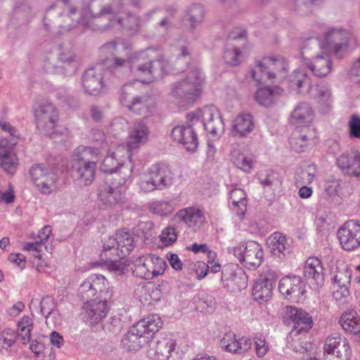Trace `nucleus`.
<instances>
[{
    "label": "nucleus",
    "instance_id": "f257e3e1",
    "mask_svg": "<svg viewBox=\"0 0 360 360\" xmlns=\"http://www.w3.org/2000/svg\"><path fill=\"white\" fill-rule=\"evenodd\" d=\"M88 8L89 18L82 15L78 23L93 30L103 31L117 25L134 34L142 27V20L137 13L117 8L112 0H91Z\"/></svg>",
    "mask_w": 360,
    "mask_h": 360
},
{
    "label": "nucleus",
    "instance_id": "f03ea898",
    "mask_svg": "<svg viewBox=\"0 0 360 360\" xmlns=\"http://www.w3.org/2000/svg\"><path fill=\"white\" fill-rule=\"evenodd\" d=\"M162 326L160 317L151 314L135 323L122 338V344L128 351H138L148 343Z\"/></svg>",
    "mask_w": 360,
    "mask_h": 360
},
{
    "label": "nucleus",
    "instance_id": "7ed1b4c3",
    "mask_svg": "<svg viewBox=\"0 0 360 360\" xmlns=\"http://www.w3.org/2000/svg\"><path fill=\"white\" fill-rule=\"evenodd\" d=\"M203 82L204 77L200 70L192 66L184 78L172 84L171 95L183 103H193L200 96Z\"/></svg>",
    "mask_w": 360,
    "mask_h": 360
},
{
    "label": "nucleus",
    "instance_id": "20e7f679",
    "mask_svg": "<svg viewBox=\"0 0 360 360\" xmlns=\"http://www.w3.org/2000/svg\"><path fill=\"white\" fill-rule=\"evenodd\" d=\"M98 153V150L92 147H79L75 150L72 168L79 184L89 186L94 181Z\"/></svg>",
    "mask_w": 360,
    "mask_h": 360
},
{
    "label": "nucleus",
    "instance_id": "39448f33",
    "mask_svg": "<svg viewBox=\"0 0 360 360\" xmlns=\"http://www.w3.org/2000/svg\"><path fill=\"white\" fill-rule=\"evenodd\" d=\"M167 70V62L163 59L150 60L145 53L131 55V74L144 84L162 77Z\"/></svg>",
    "mask_w": 360,
    "mask_h": 360
},
{
    "label": "nucleus",
    "instance_id": "423d86ee",
    "mask_svg": "<svg viewBox=\"0 0 360 360\" xmlns=\"http://www.w3.org/2000/svg\"><path fill=\"white\" fill-rule=\"evenodd\" d=\"M319 48L320 44L316 39H308L302 49L301 56L306 66L314 76L324 77L332 71L333 63L328 56H314Z\"/></svg>",
    "mask_w": 360,
    "mask_h": 360
},
{
    "label": "nucleus",
    "instance_id": "0eeeda50",
    "mask_svg": "<svg viewBox=\"0 0 360 360\" xmlns=\"http://www.w3.org/2000/svg\"><path fill=\"white\" fill-rule=\"evenodd\" d=\"M101 51L106 56L104 65L114 74L126 68L130 70L132 54L124 45L110 41L102 46Z\"/></svg>",
    "mask_w": 360,
    "mask_h": 360
},
{
    "label": "nucleus",
    "instance_id": "6e6552de",
    "mask_svg": "<svg viewBox=\"0 0 360 360\" xmlns=\"http://www.w3.org/2000/svg\"><path fill=\"white\" fill-rule=\"evenodd\" d=\"M77 293L82 300L104 298V300H111L113 290L103 276L94 274L79 285Z\"/></svg>",
    "mask_w": 360,
    "mask_h": 360
},
{
    "label": "nucleus",
    "instance_id": "1a4fd4ad",
    "mask_svg": "<svg viewBox=\"0 0 360 360\" xmlns=\"http://www.w3.org/2000/svg\"><path fill=\"white\" fill-rule=\"evenodd\" d=\"M133 265V275L146 280L162 274L167 266L165 261L155 255L140 256L134 260Z\"/></svg>",
    "mask_w": 360,
    "mask_h": 360
},
{
    "label": "nucleus",
    "instance_id": "9d476101",
    "mask_svg": "<svg viewBox=\"0 0 360 360\" xmlns=\"http://www.w3.org/2000/svg\"><path fill=\"white\" fill-rule=\"evenodd\" d=\"M120 100L122 105L134 113L145 115L149 112V96L147 94H138V89L133 83L122 86Z\"/></svg>",
    "mask_w": 360,
    "mask_h": 360
},
{
    "label": "nucleus",
    "instance_id": "9b49d317",
    "mask_svg": "<svg viewBox=\"0 0 360 360\" xmlns=\"http://www.w3.org/2000/svg\"><path fill=\"white\" fill-rule=\"evenodd\" d=\"M186 119V125L175 127L171 132V136L174 141L181 143L188 151L194 152L198 146L195 129L198 126V115L189 112Z\"/></svg>",
    "mask_w": 360,
    "mask_h": 360
},
{
    "label": "nucleus",
    "instance_id": "f8f14e48",
    "mask_svg": "<svg viewBox=\"0 0 360 360\" xmlns=\"http://www.w3.org/2000/svg\"><path fill=\"white\" fill-rule=\"evenodd\" d=\"M233 255L248 269H255L259 266L264 259V253L261 245L255 241H248L233 248Z\"/></svg>",
    "mask_w": 360,
    "mask_h": 360
},
{
    "label": "nucleus",
    "instance_id": "ddd939ff",
    "mask_svg": "<svg viewBox=\"0 0 360 360\" xmlns=\"http://www.w3.org/2000/svg\"><path fill=\"white\" fill-rule=\"evenodd\" d=\"M173 174L170 168L165 164H155L153 165L149 172L148 176L141 182V188L146 192L153 191L155 189H164L172 184Z\"/></svg>",
    "mask_w": 360,
    "mask_h": 360
},
{
    "label": "nucleus",
    "instance_id": "4468645a",
    "mask_svg": "<svg viewBox=\"0 0 360 360\" xmlns=\"http://www.w3.org/2000/svg\"><path fill=\"white\" fill-rule=\"evenodd\" d=\"M34 116L37 128L41 134L50 135L54 133L59 121V113L52 103L39 105L35 109Z\"/></svg>",
    "mask_w": 360,
    "mask_h": 360
},
{
    "label": "nucleus",
    "instance_id": "2eb2a0df",
    "mask_svg": "<svg viewBox=\"0 0 360 360\" xmlns=\"http://www.w3.org/2000/svg\"><path fill=\"white\" fill-rule=\"evenodd\" d=\"M191 112L198 115V126H200L202 122L205 130L211 135L217 136L224 132V124L215 106L206 105Z\"/></svg>",
    "mask_w": 360,
    "mask_h": 360
},
{
    "label": "nucleus",
    "instance_id": "dca6fc26",
    "mask_svg": "<svg viewBox=\"0 0 360 360\" xmlns=\"http://www.w3.org/2000/svg\"><path fill=\"white\" fill-rule=\"evenodd\" d=\"M349 32L342 28H332L325 34V41L320 47L338 57H342L349 47Z\"/></svg>",
    "mask_w": 360,
    "mask_h": 360
},
{
    "label": "nucleus",
    "instance_id": "f3484780",
    "mask_svg": "<svg viewBox=\"0 0 360 360\" xmlns=\"http://www.w3.org/2000/svg\"><path fill=\"white\" fill-rule=\"evenodd\" d=\"M131 172V169L122 180L120 178V174H117L115 178V180L119 181L117 185L105 182L99 186L98 198L105 206L112 207L124 202V196L120 186L125 184L127 179L130 177Z\"/></svg>",
    "mask_w": 360,
    "mask_h": 360
},
{
    "label": "nucleus",
    "instance_id": "a211bd4d",
    "mask_svg": "<svg viewBox=\"0 0 360 360\" xmlns=\"http://www.w3.org/2000/svg\"><path fill=\"white\" fill-rule=\"evenodd\" d=\"M221 281L224 287L232 292L240 291L248 285V277L244 271L234 264L224 266Z\"/></svg>",
    "mask_w": 360,
    "mask_h": 360
},
{
    "label": "nucleus",
    "instance_id": "6ab92c4d",
    "mask_svg": "<svg viewBox=\"0 0 360 360\" xmlns=\"http://www.w3.org/2000/svg\"><path fill=\"white\" fill-rule=\"evenodd\" d=\"M278 276L274 271H263L256 280L252 290L255 300L259 303L266 302L271 296Z\"/></svg>",
    "mask_w": 360,
    "mask_h": 360
},
{
    "label": "nucleus",
    "instance_id": "aec40b11",
    "mask_svg": "<svg viewBox=\"0 0 360 360\" xmlns=\"http://www.w3.org/2000/svg\"><path fill=\"white\" fill-rule=\"evenodd\" d=\"M259 71L267 79H284L288 70V63L282 56L265 58L257 64Z\"/></svg>",
    "mask_w": 360,
    "mask_h": 360
},
{
    "label": "nucleus",
    "instance_id": "412c9836",
    "mask_svg": "<svg viewBox=\"0 0 360 360\" xmlns=\"http://www.w3.org/2000/svg\"><path fill=\"white\" fill-rule=\"evenodd\" d=\"M338 237L342 247L352 250L360 246V224L348 221L338 231Z\"/></svg>",
    "mask_w": 360,
    "mask_h": 360
},
{
    "label": "nucleus",
    "instance_id": "4be33fe9",
    "mask_svg": "<svg viewBox=\"0 0 360 360\" xmlns=\"http://www.w3.org/2000/svg\"><path fill=\"white\" fill-rule=\"evenodd\" d=\"M82 85L86 94L97 96L103 92V76L101 70L88 68L83 74Z\"/></svg>",
    "mask_w": 360,
    "mask_h": 360
},
{
    "label": "nucleus",
    "instance_id": "5701e85b",
    "mask_svg": "<svg viewBox=\"0 0 360 360\" xmlns=\"http://www.w3.org/2000/svg\"><path fill=\"white\" fill-rule=\"evenodd\" d=\"M304 276L311 288L315 290L323 285V267L319 259L309 257L307 259L304 266Z\"/></svg>",
    "mask_w": 360,
    "mask_h": 360
},
{
    "label": "nucleus",
    "instance_id": "b1692460",
    "mask_svg": "<svg viewBox=\"0 0 360 360\" xmlns=\"http://www.w3.org/2000/svg\"><path fill=\"white\" fill-rule=\"evenodd\" d=\"M110 302V300H104V298L86 300L83 306L86 321L90 324H96L101 321L108 312V304Z\"/></svg>",
    "mask_w": 360,
    "mask_h": 360
},
{
    "label": "nucleus",
    "instance_id": "393cba45",
    "mask_svg": "<svg viewBox=\"0 0 360 360\" xmlns=\"http://www.w3.org/2000/svg\"><path fill=\"white\" fill-rule=\"evenodd\" d=\"M32 180L40 191L45 194L51 193V188L54 185L55 176L51 170L42 165H36L30 169Z\"/></svg>",
    "mask_w": 360,
    "mask_h": 360
},
{
    "label": "nucleus",
    "instance_id": "a878e982",
    "mask_svg": "<svg viewBox=\"0 0 360 360\" xmlns=\"http://www.w3.org/2000/svg\"><path fill=\"white\" fill-rule=\"evenodd\" d=\"M286 316L293 323L292 333L298 335L302 331H308L312 328L313 321L309 313L304 310L293 307L287 308Z\"/></svg>",
    "mask_w": 360,
    "mask_h": 360
},
{
    "label": "nucleus",
    "instance_id": "bb28decb",
    "mask_svg": "<svg viewBox=\"0 0 360 360\" xmlns=\"http://www.w3.org/2000/svg\"><path fill=\"white\" fill-rule=\"evenodd\" d=\"M324 353L328 354L336 353L335 357L338 360H349L351 350L347 339L336 334L326 338Z\"/></svg>",
    "mask_w": 360,
    "mask_h": 360
},
{
    "label": "nucleus",
    "instance_id": "cd10ccee",
    "mask_svg": "<svg viewBox=\"0 0 360 360\" xmlns=\"http://www.w3.org/2000/svg\"><path fill=\"white\" fill-rule=\"evenodd\" d=\"M336 162L345 174L353 176L360 175V152L358 150L353 148L342 153Z\"/></svg>",
    "mask_w": 360,
    "mask_h": 360
},
{
    "label": "nucleus",
    "instance_id": "c85d7f7f",
    "mask_svg": "<svg viewBox=\"0 0 360 360\" xmlns=\"http://www.w3.org/2000/svg\"><path fill=\"white\" fill-rule=\"evenodd\" d=\"M70 0H58L51 5L46 11L44 25L46 30H50L52 27H65L63 25L65 19H68V15L62 16V5L69 6Z\"/></svg>",
    "mask_w": 360,
    "mask_h": 360
},
{
    "label": "nucleus",
    "instance_id": "c756f323",
    "mask_svg": "<svg viewBox=\"0 0 360 360\" xmlns=\"http://www.w3.org/2000/svg\"><path fill=\"white\" fill-rule=\"evenodd\" d=\"M176 347L175 340L165 336L150 345L148 355L156 360H167Z\"/></svg>",
    "mask_w": 360,
    "mask_h": 360
},
{
    "label": "nucleus",
    "instance_id": "7c9ffc66",
    "mask_svg": "<svg viewBox=\"0 0 360 360\" xmlns=\"http://www.w3.org/2000/svg\"><path fill=\"white\" fill-rule=\"evenodd\" d=\"M148 128L145 124L139 122L134 125L128 136L126 158L130 159L131 151L138 149L142 144L146 143L148 139Z\"/></svg>",
    "mask_w": 360,
    "mask_h": 360
},
{
    "label": "nucleus",
    "instance_id": "2f4dec72",
    "mask_svg": "<svg viewBox=\"0 0 360 360\" xmlns=\"http://www.w3.org/2000/svg\"><path fill=\"white\" fill-rule=\"evenodd\" d=\"M247 32L245 30L240 31L239 34L231 33L226 44L224 59L225 62L231 65L236 66L240 63L241 51L235 44L238 39H245Z\"/></svg>",
    "mask_w": 360,
    "mask_h": 360
},
{
    "label": "nucleus",
    "instance_id": "473e14b6",
    "mask_svg": "<svg viewBox=\"0 0 360 360\" xmlns=\"http://www.w3.org/2000/svg\"><path fill=\"white\" fill-rule=\"evenodd\" d=\"M314 118L311 105L305 102L299 103L291 112L290 122L296 128L309 127Z\"/></svg>",
    "mask_w": 360,
    "mask_h": 360
},
{
    "label": "nucleus",
    "instance_id": "72a5a7b5",
    "mask_svg": "<svg viewBox=\"0 0 360 360\" xmlns=\"http://www.w3.org/2000/svg\"><path fill=\"white\" fill-rule=\"evenodd\" d=\"M176 217L188 227L193 229H200L205 221L203 211L195 207H189L179 210Z\"/></svg>",
    "mask_w": 360,
    "mask_h": 360
},
{
    "label": "nucleus",
    "instance_id": "f704fd0d",
    "mask_svg": "<svg viewBox=\"0 0 360 360\" xmlns=\"http://www.w3.org/2000/svg\"><path fill=\"white\" fill-rule=\"evenodd\" d=\"M314 138V133L309 127L296 128L290 138L292 148L301 153L310 146Z\"/></svg>",
    "mask_w": 360,
    "mask_h": 360
},
{
    "label": "nucleus",
    "instance_id": "c9c22d12",
    "mask_svg": "<svg viewBox=\"0 0 360 360\" xmlns=\"http://www.w3.org/2000/svg\"><path fill=\"white\" fill-rule=\"evenodd\" d=\"M302 283L300 276H285L280 281L278 290L287 297H298L303 293Z\"/></svg>",
    "mask_w": 360,
    "mask_h": 360
},
{
    "label": "nucleus",
    "instance_id": "e433bc0d",
    "mask_svg": "<svg viewBox=\"0 0 360 360\" xmlns=\"http://www.w3.org/2000/svg\"><path fill=\"white\" fill-rule=\"evenodd\" d=\"M176 13L174 8H155L150 10L144 14L146 20L153 19L158 21L157 25L165 30H167L171 27V22L169 16H172Z\"/></svg>",
    "mask_w": 360,
    "mask_h": 360
},
{
    "label": "nucleus",
    "instance_id": "4c0bfd02",
    "mask_svg": "<svg viewBox=\"0 0 360 360\" xmlns=\"http://www.w3.org/2000/svg\"><path fill=\"white\" fill-rule=\"evenodd\" d=\"M231 209L238 217L243 219L247 210V197L245 191L239 188L230 191Z\"/></svg>",
    "mask_w": 360,
    "mask_h": 360
},
{
    "label": "nucleus",
    "instance_id": "58836bf2",
    "mask_svg": "<svg viewBox=\"0 0 360 360\" xmlns=\"http://www.w3.org/2000/svg\"><path fill=\"white\" fill-rule=\"evenodd\" d=\"M339 323L342 328L353 334L360 333V316L355 311H347L342 314Z\"/></svg>",
    "mask_w": 360,
    "mask_h": 360
},
{
    "label": "nucleus",
    "instance_id": "ea45409f",
    "mask_svg": "<svg viewBox=\"0 0 360 360\" xmlns=\"http://www.w3.org/2000/svg\"><path fill=\"white\" fill-rule=\"evenodd\" d=\"M268 245L271 252L276 256L285 255L290 251V245L284 235L276 232L268 238Z\"/></svg>",
    "mask_w": 360,
    "mask_h": 360
},
{
    "label": "nucleus",
    "instance_id": "a19ab883",
    "mask_svg": "<svg viewBox=\"0 0 360 360\" xmlns=\"http://www.w3.org/2000/svg\"><path fill=\"white\" fill-rule=\"evenodd\" d=\"M282 92L283 89L278 86L261 88L256 92L255 98L260 105L267 107L272 105Z\"/></svg>",
    "mask_w": 360,
    "mask_h": 360
},
{
    "label": "nucleus",
    "instance_id": "79ce46f5",
    "mask_svg": "<svg viewBox=\"0 0 360 360\" xmlns=\"http://www.w3.org/2000/svg\"><path fill=\"white\" fill-rule=\"evenodd\" d=\"M13 148H1L0 151V166L8 174H13L18 165V158L15 153H12Z\"/></svg>",
    "mask_w": 360,
    "mask_h": 360
},
{
    "label": "nucleus",
    "instance_id": "37998d69",
    "mask_svg": "<svg viewBox=\"0 0 360 360\" xmlns=\"http://www.w3.org/2000/svg\"><path fill=\"white\" fill-rule=\"evenodd\" d=\"M124 150V146H119L115 153H111L105 156L101 166V169L103 172L110 174L116 172L118 167L123 165L124 160H119L117 159V157L122 155Z\"/></svg>",
    "mask_w": 360,
    "mask_h": 360
},
{
    "label": "nucleus",
    "instance_id": "c03bdc74",
    "mask_svg": "<svg viewBox=\"0 0 360 360\" xmlns=\"http://www.w3.org/2000/svg\"><path fill=\"white\" fill-rule=\"evenodd\" d=\"M253 128L254 123L250 114H240L233 121L234 131L240 137L250 133Z\"/></svg>",
    "mask_w": 360,
    "mask_h": 360
},
{
    "label": "nucleus",
    "instance_id": "a18cd8bd",
    "mask_svg": "<svg viewBox=\"0 0 360 360\" xmlns=\"http://www.w3.org/2000/svg\"><path fill=\"white\" fill-rule=\"evenodd\" d=\"M117 247L120 250H117L118 256L128 255L134 248V240L133 236L128 231L124 230L119 231L116 233Z\"/></svg>",
    "mask_w": 360,
    "mask_h": 360
},
{
    "label": "nucleus",
    "instance_id": "49530a36",
    "mask_svg": "<svg viewBox=\"0 0 360 360\" xmlns=\"http://www.w3.org/2000/svg\"><path fill=\"white\" fill-rule=\"evenodd\" d=\"M0 128L2 131L8 133L11 136V141L5 139L0 141V150L1 148H13L20 139V136L17 134L15 128L4 120H0Z\"/></svg>",
    "mask_w": 360,
    "mask_h": 360
},
{
    "label": "nucleus",
    "instance_id": "de8ad7c7",
    "mask_svg": "<svg viewBox=\"0 0 360 360\" xmlns=\"http://www.w3.org/2000/svg\"><path fill=\"white\" fill-rule=\"evenodd\" d=\"M32 329V320L28 316H23L18 323L16 337L21 340L22 344L30 342V333Z\"/></svg>",
    "mask_w": 360,
    "mask_h": 360
},
{
    "label": "nucleus",
    "instance_id": "09e8293b",
    "mask_svg": "<svg viewBox=\"0 0 360 360\" xmlns=\"http://www.w3.org/2000/svg\"><path fill=\"white\" fill-rule=\"evenodd\" d=\"M291 86L295 87L299 92L302 90L308 91L311 86V81L309 77L301 71H295L290 79Z\"/></svg>",
    "mask_w": 360,
    "mask_h": 360
},
{
    "label": "nucleus",
    "instance_id": "8fccbe9b",
    "mask_svg": "<svg viewBox=\"0 0 360 360\" xmlns=\"http://www.w3.org/2000/svg\"><path fill=\"white\" fill-rule=\"evenodd\" d=\"M204 13V8L201 5L194 4L189 8L184 20L188 21L192 28H195L202 22Z\"/></svg>",
    "mask_w": 360,
    "mask_h": 360
},
{
    "label": "nucleus",
    "instance_id": "3c124183",
    "mask_svg": "<svg viewBox=\"0 0 360 360\" xmlns=\"http://www.w3.org/2000/svg\"><path fill=\"white\" fill-rule=\"evenodd\" d=\"M59 60L64 65L71 68V72L75 73L78 64L76 54L72 49L63 48L58 55Z\"/></svg>",
    "mask_w": 360,
    "mask_h": 360
},
{
    "label": "nucleus",
    "instance_id": "603ef678",
    "mask_svg": "<svg viewBox=\"0 0 360 360\" xmlns=\"http://www.w3.org/2000/svg\"><path fill=\"white\" fill-rule=\"evenodd\" d=\"M51 227L50 226H44L38 233V240L34 243H27L25 245V250H39V248H42L44 243L47 240L51 233Z\"/></svg>",
    "mask_w": 360,
    "mask_h": 360
},
{
    "label": "nucleus",
    "instance_id": "864d4df0",
    "mask_svg": "<svg viewBox=\"0 0 360 360\" xmlns=\"http://www.w3.org/2000/svg\"><path fill=\"white\" fill-rule=\"evenodd\" d=\"M231 160L233 164L245 172H249L252 169V162L245 156L243 153H239L237 150H233L231 153Z\"/></svg>",
    "mask_w": 360,
    "mask_h": 360
},
{
    "label": "nucleus",
    "instance_id": "5fc2aeb1",
    "mask_svg": "<svg viewBox=\"0 0 360 360\" xmlns=\"http://www.w3.org/2000/svg\"><path fill=\"white\" fill-rule=\"evenodd\" d=\"M316 98L319 102L329 105L331 99V92L329 86L326 83H321L316 85Z\"/></svg>",
    "mask_w": 360,
    "mask_h": 360
},
{
    "label": "nucleus",
    "instance_id": "6e6d98bb",
    "mask_svg": "<svg viewBox=\"0 0 360 360\" xmlns=\"http://www.w3.org/2000/svg\"><path fill=\"white\" fill-rule=\"evenodd\" d=\"M16 335L11 329L4 330L0 336V349L7 350L15 342Z\"/></svg>",
    "mask_w": 360,
    "mask_h": 360
},
{
    "label": "nucleus",
    "instance_id": "4d7b16f0",
    "mask_svg": "<svg viewBox=\"0 0 360 360\" xmlns=\"http://www.w3.org/2000/svg\"><path fill=\"white\" fill-rule=\"evenodd\" d=\"M151 212L160 216H166L172 213V207L169 203L165 201H157L150 205Z\"/></svg>",
    "mask_w": 360,
    "mask_h": 360
},
{
    "label": "nucleus",
    "instance_id": "13d9d810",
    "mask_svg": "<svg viewBox=\"0 0 360 360\" xmlns=\"http://www.w3.org/2000/svg\"><path fill=\"white\" fill-rule=\"evenodd\" d=\"M160 241L165 246H169L174 243L177 238V233L174 227L168 226L160 236Z\"/></svg>",
    "mask_w": 360,
    "mask_h": 360
},
{
    "label": "nucleus",
    "instance_id": "bf43d9fd",
    "mask_svg": "<svg viewBox=\"0 0 360 360\" xmlns=\"http://www.w3.org/2000/svg\"><path fill=\"white\" fill-rule=\"evenodd\" d=\"M236 336L232 333H226L220 341L221 347L226 352L236 353Z\"/></svg>",
    "mask_w": 360,
    "mask_h": 360
},
{
    "label": "nucleus",
    "instance_id": "052dcab7",
    "mask_svg": "<svg viewBox=\"0 0 360 360\" xmlns=\"http://www.w3.org/2000/svg\"><path fill=\"white\" fill-rule=\"evenodd\" d=\"M349 135L351 137L360 139V117L352 115L349 122Z\"/></svg>",
    "mask_w": 360,
    "mask_h": 360
},
{
    "label": "nucleus",
    "instance_id": "680f3d73",
    "mask_svg": "<svg viewBox=\"0 0 360 360\" xmlns=\"http://www.w3.org/2000/svg\"><path fill=\"white\" fill-rule=\"evenodd\" d=\"M316 0H295V6L301 15H307L311 11V8Z\"/></svg>",
    "mask_w": 360,
    "mask_h": 360
},
{
    "label": "nucleus",
    "instance_id": "e2e57ef3",
    "mask_svg": "<svg viewBox=\"0 0 360 360\" xmlns=\"http://www.w3.org/2000/svg\"><path fill=\"white\" fill-rule=\"evenodd\" d=\"M255 340L256 353L258 356L262 357L266 354L269 347L266 344L265 339L262 335L256 336Z\"/></svg>",
    "mask_w": 360,
    "mask_h": 360
},
{
    "label": "nucleus",
    "instance_id": "0e129e2a",
    "mask_svg": "<svg viewBox=\"0 0 360 360\" xmlns=\"http://www.w3.org/2000/svg\"><path fill=\"white\" fill-rule=\"evenodd\" d=\"M251 346L252 342L250 338L241 337L236 340V352L235 354H243L248 352L251 348Z\"/></svg>",
    "mask_w": 360,
    "mask_h": 360
},
{
    "label": "nucleus",
    "instance_id": "69168bd1",
    "mask_svg": "<svg viewBox=\"0 0 360 360\" xmlns=\"http://www.w3.org/2000/svg\"><path fill=\"white\" fill-rule=\"evenodd\" d=\"M114 5L121 9H128V6L141 10L142 8V0H118Z\"/></svg>",
    "mask_w": 360,
    "mask_h": 360
},
{
    "label": "nucleus",
    "instance_id": "338daca9",
    "mask_svg": "<svg viewBox=\"0 0 360 360\" xmlns=\"http://www.w3.org/2000/svg\"><path fill=\"white\" fill-rule=\"evenodd\" d=\"M351 273L347 269L345 272H338L333 278L337 285L347 286L350 283Z\"/></svg>",
    "mask_w": 360,
    "mask_h": 360
},
{
    "label": "nucleus",
    "instance_id": "774afa93",
    "mask_svg": "<svg viewBox=\"0 0 360 360\" xmlns=\"http://www.w3.org/2000/svg\"><path fill=\"white\" fill-rule=\"evenodd\" d=\"M108 269L117 275H122L127 271V267L124 262L120 259L109 262Z\"/></svg>",
    "mask_w": 360,
    "mask_h": 360
}]
</instances>
